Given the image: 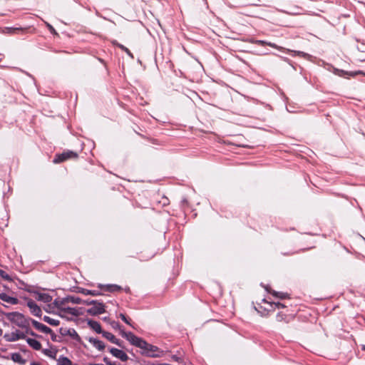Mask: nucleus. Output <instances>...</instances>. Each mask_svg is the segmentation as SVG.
<instances>
[{
	"label": "nucleus",
	"instance_id": "1",
	"mask_svg": "<svg viewBox=\"0 0 365 365\" xmlns=\"http://www.w3.org/2000/svg\"><path fill=\"white\" fill-rule=\"evenodd\" d=\"M5 316L9 321L21 328H25L29 325L27 319L20 312H8L5 314Z\"/></svg>",
	"mask_w": 365,
	"mask_h": 365
},
{
	"label": "nucleus",
	"instance_id": "2",
	"mask_svg": "<svg viewBox=\"0 0 365 365\" xmlns=\"http://www.w3.org/2000/svg\"><path fill=\"white\" fill-rule=\"evenodd\" d=\"M78 158V153L72 150H66L61 154L56 155L53 160V163H60L71 158Z\"/></svg>",
	"mask_w": 365,
	"mask_h": 365
},
{
	"label": "nucleus",
	"instance_id": "3",
	"mask_svg": "<svg viewBox=\"0 0 365 365\" xmlns=\"http://www.w3.org/2000/svg\"><path fill=\"white\" fill-rule=\"evenodd\" d=\"M106 312L105 305L102 302L96 301L92 307L86 309L87 314L91 316H97Z\"/></svg>",
	"mask_w": 365,
	"mask_h": 365
},
{
	"label": "nucleus",
	"instance_id": "4",
	"mask_svg": "<svg viewBox=\"0 0 365 365\" xmlns=\"http://www.w3.org/2000/svg\"><path fill=\"white\" fill-rule=\"evenodd\" d=\"M143 354L148 357L157 358L160 357L163 354V351L154 345L148 344Z\"/></svg>",
	"mask_w": 365,
	"mask_h": 365
},
{
	"label": "nucleus",
	"instance_id": "5",
	"mask_svg": "<svg viewBox=\"0 0 365 365\" xmlns=\"http://www.w3.org/2000/svg\"><path fill=\"white\" fill-rule=\"evenodd\" d=\"M122 336L125 338L132 345L138 347L142 338L135 336L133 333L129 331H122Z\"/></svg>",
	"mask_w": 365,
	"mask_h": 365
},
{
	"label": "nucleus",
	"instance_id": "6",
	"mask_svg": "<svg viewBox=\"0 0 365 365\" xmlns=\"http://www.w3.org/2000/svg\"><path fill=\"white\" fill-rule=\"evenodd\" d=\"M109 351L113 356L119 359L123 362L127 361L128 360V356L123 350L111 347L109 349Z\"/></svg>",
	"mask_w": 365,
	"mask_h": 365
},
{
	"label": "nucleus",
	"instance_id": "7",
	"mask_svg": "<svg viewBox=\"0 0 365 365\" xmlns=\"http://www.w3.org/2000/svg\"><path fill=\"white\" fill-rule=\"evenodd\" d=\"M27 306L31 310L32 314L36 317H41L42 314V312L41 308L37 305V304L33 301L32 299H29L27 302Z\"/></svg>",
	"mask_w": 365,
	"mask_h": 365
},
{
	"label": "nucleus",
	"instance_id": "8",
	"mask_svg": "<svg viewBox=\"0 0 365 365\" xmlns=\"http://www.w3.org/2000/svg\"><path fill=\"white\" fill-rule=\"evenodd\" d=\"M8 335L5 334L4 338L8 341H16L19 339H26V336L25 334L19 330H16V331L11 332V337L7 338Z\"/></svg>",
	"mask_w": 365,
	"mask_h": 365
},
{
	"label": "nucleus",
	"instance_id": "9",
	"mask_svg": "<svg viewBox=\"0 0 365 365\" xmlns=\"http://www.w3.org/2000/svg\"><path fill=\"white\" fill-rule=\"evenodd\" d=\"M31 322L32 325L37 330H38L43 333H45V334L52 333V329L51 328H49L48 327L46 326L45 324H41L35 319H31Z\"/></svg>",
	"mask_w": 365,
	"mask_h": 365
},
{
	"label": "nucleus",
	"instance_id": "10",
	"mask_svg": "<svg viewBox=\"0 0 365 365\" xmlns=\"http://www.w3.org/2000/svg\"><path fill=\"white\" fill-rule=\"evenodd\" d=\"M35 294V298L38 301L43 302L44 303H49L52 301V297L46 293H41L37 291L33 292Z\"/></svg>",
	"mask_w": 365,
	"mask_h": 365
},
{
	"label": "nucleus",
	"instance_id": "11",
	"mask_svg": "<svg viewBox=\"0 0 365 365\" xmlns=\"http://www.w3.org/2000/svg\"><path fill=\"white\" fill-rule=\"evenodd\" d=\"M83 308H74V307H67L62 308L61 312L66 313V314H69L75 316V317H78V316L83 314Z\"/></svg>",
	"mask_w": 365,
	"mask_h": 365
},
{
	"label": "nucleus",
	"instance_id": "12",
	"mask_svg": "<svg viewBox=\"0 0 365 365\" xmlns=\"http://www.w3.org/2000/svg\"><path fill=\"white\" fill-rule=\"evenodd\" d=\"M60 331L62 335H68L72 339H73L78 341H79L81 340V337L79 336V335L78 334V333L76 332V331L74 329H68L64 330V332H63V329L61 328Z\"/></svg>",
	"mask_w": 365,
	"mask_h": 365
},
{
	"label": "nucleus",
	"instance_id": "13",
	"mask_svg": "<svg viewBox=\"0 0 365 365\" xmlns=\"http://www.w3.org/2000/svg\"><path fill=\"white\" fill-rule=\"evenodd\" d=\"M88 340L98 351H103L105 349V347H106V345H105L104 342H103L102 341H101V340H99V339H98L96 338L89 337L88 339Z\"/></svg>",
	"mask_w": 365,
	"mask_h": 365
},
{
	"label": "nucleus",
	"instance_id": "14",
	"mask_svg": "<svg viewBox=\"0 0 365 365\" xmlns=\"http://www.w3.org/2000/svg\"><path fill=\"white\" fill-rule=\"evenodd\" d=\"M87 324L92 329H93L98 334H103V332L104 331L102 330L100 323L96 321L88 319L87 321Z\"/></svg>",
	"mask_w": 365,
	"mask_h": 365
},
{
	"label": "nucleus",
	"instance_id": "15",
	"mask_svg": "<svg viewBox=\"0 0 365 365\" xmlns=\"http://www.w3.org/2000/svg\"><path fill=\"white\" fill-rule=\"evenodd\" d=\"M0 299L4 302H6L14 305L17 304L19 303V299L17 298L10 297L6 293H0Z\"/></svg>",
	"mask_w": 365,
	"mask_h": 365
},
{
	"label": "nucleus",
	"instance_id": "16",
	"mask_svg": "<svg viewBox=\"0 0 365 365\" xmlns=\"http://www.w3.org/2000/svg\"><path fill=\"white\" fill-rule=\"evenodd\" d=\"M98 287L101 289L104 288V289L107 292H114L117 291H120L122 289L121 287L117 285V284H98Z\"/></svg>",
	"mask_w": 365,
	"mask_h": 365
},
{
	"label": "nucleus",
	"instance_id": "17",
	"mask_svg": "<svg viewBox=\"0 0 365 365\" xmlns=\"http://www.w3.org/2000/svg\"><path fill=\"white\" fill-rule=\"evenodd\" d=\"M66 303H68V297H64V298H62V299L56 298V299H54V301L53 302V304L54 305L55 307H56L57 309H60L61 311L62 308L65 307L63 306Z\"/></svg>",
	"mask_w": 365,
	"mask_h": 365
},
{
	"label": "nucleus",
	"instance_id": "18",
	"mask_svg": "<svg viewBox=\"0 0 365 365\" xmlns=\"http://www.w3.org/2000/svg\"><path fill=\"white\" fill-rule=\"evenodd\" d=\"M26 341L34 350L38 351L41 349V344L38 340L32 338H26Z\"/></svg>",
	"mask_w": 365,
	"mask_h": 365
},
{
	"label": "nucleus",
	"instance_id": "19",
	"mask_svg": "<svg viewBox=\"0 0 365 365\" xmlns=\"http://www.w3.org/2000/svg\"><path fill=\"white\" fill-rule=\"evenodd\" d=\"M265 289L269 293H271L275 297H277V298H279L282 299H286L288 297V294H287V293L276 292L274 290H272L271 289H269L267 287H265Z\"/></svg>",
	"mask_w": 365,
	"mask_h": 365
},
{
	"label": "nucleus",
	"instance_id": "20",
	"mask_svg": "<svg viewBox=\"0 0 365 365\" xmlns=\"http://www.w3.org/2000/svg\"><path fill=\"white\" fill-rule=\"evenodd\" d=\"M11 359L20 364H24L26 361L22 358L21 355L19 353H13L11 355Z\"/></svg>",
	"mask_w": 365,
	"mask_h": 365
},
{
	"label": "nucleus",
	"instance_id": "21",
	"mask_svg": "<svg viewBox=\"0 0 365 365\" xmlns=\"http://www.w3.org/2000/svg\"><path fill=\"white\" fill-rule=\"evenodd\" d=\"M79 292L84 295L98 296L101 294V293L98 290H89L84 288H81Z\"/></svg>",
	"mask_w": 365,
	"mask_h": 365
},
{
	"label": "nucleus",
	"instance_id": "22",
	"mask_svg": "<svg viewBox=\"0 0 365 365\" xmlns=\"http://www.w3.org/2000/svg\"><path fill=\"white\" fill-rule=\"evenodd\" d=\"M58 365H72V361L66 356H60L58 361Z\"/></svg>",
	"mask_w": 365,
	"mask_h": 365
},
{
	"label": "nucleus",
	"instance_id": "23",
	"mask_svg": "<svg viewBox=\"0 0 365 365\" xmlns=\"http://www.w3.org/2000/svg\"><path fill=\"white\" fill-rule=\"evenodd\" d=\"M43 320L51 326H58L60 324L58 320L52 319L48 316H44Z\"/></svg>",
	"mask_w": 365,
	"mask_h": 365
},
{
	"label": "nucleus",
	"instance_id": "24",
	"mask_svg": "<svg viewBox=\"0 0 365 365\" xmlns=\"http://www.w3.org/2000/svg\"><path fill=\"white\" fill-rule=\"evenodd\" d=\"M292 52L294 53L293 56H299L303 57L307 60H311V58L312 57L310 54L307 53L303 51H292Z\"/></svg>",
	"mask_w": 365,
	"mask_h": 365
},
{
	"label": "nucleus",
	"instance_id": "25",
	"mask_svg": "<svg viewBox=\"0 0 365 365\" xmlns=\"http://www.w3.org/2000/svg\"><path fill=\"white\" fill-rule=\"evenodd\" d=\"M113 44L114 45H116L118 47H119L122 51H125L130 58H133V53L130 51V50L126 48L125 46L119 43H117V42H113Z\"/></svg>",
	"mask_w": 365,
	"mask_h": 365
},
{
	"label": "nucleus",
	"instance_id": "26",
	"mask_svg": "<svg viewBox=\"0 0 365 365\" xmlns=\"http://www.w3.org/2000/svg\"><path fill=\"white\" fill-rule=\"evenodd\" d=\"M68 297V302H71L72 304H82L83 299H81L78 297Z\"/></svg>",
	"mask_w": 365,
	"mask_h": 365
},
{
	"label": "nucleus",
	"instance_id": "27",
	"mask_svg": "<svg viewBox=\"0 0 365 365\" xmlns=\"http://www.w3.org/2000/svg\"><path fill=\"white\" fill-rule=\"evenodd\" d=\"M102 335L112 343L115 339V336L112 333L108 331H103Z\"/></svg>",
	"mask_w": 365,
	"mask_h": 365
},
{
	"label": "nucleus",
	"instance_id": "28",
	"mask_svg": "<svg viewBox=\"0 0 365 365\" xmlns=\"http://www.w3.org/2000/svg\"><path fill=\"white\" fill-rule=\"evenodd\" d=\"M43 21L44 24L46 25V26L49 30V31L51 32V34H52L53 35H58V33L56 32V31L55 30V29L53 27L52 25H51L49 23H48L45 21Z\"/></svg>",
	"mask_w": 365,
	"mask_h": 365
},
{
	"label": "nucleus",
	"instance_id": "29",
	"mask_svg": "<svg viewBox=\"0 0 365 365\" xmlns=\"http://www.w3.org/2000/svg\"><path fill=\"white\" fill-rule=\"evenodd\" d=\"M119 317L125 322L127 324L130 325V327H133V325L131 324L130 323V320L129 319H128L126 317V316L123 314V313H120L119 314Z\"/></svg>",
	"mask_w": 365,
	"mask_h": 365
},
{
	"label": "nucleus",
	"instance_id": "30",
	"mask_svg": "<svg viewBox=\"0 0 365 365\" xmlns=\"http://www.w3.org/2000/svg\"><path fill=\"white\" fill-rule=\"evenodd\" d=\"M43 353L49 357H51V358L56 357V353H53L50 349H45L43 350Z\"/></svg>",
	"mask_w": 365,
	"mask_h": 365
},
{
	"label": "nucleus",
	"instance_id": "31",
	"mask_svg": "<svg viewBox=\"0 0 365 365\" xmlns=\"http://www.w3.org/2000/svg\"><path fill=\"white\" fill-rule=\"evenodd\" d=\"M0 276L7 281H11V277L4 271L0 270Z\"/></svg>",
	"mask_w": 365,
	"mask_h": 365
},
{
	"label": "nucleus",
	"instance_id": "32",
	"mask_svg": "<svg viewBox=\"0 0 365 365\" xmlns=\"http://www.w3.org/2000/svg\"><path fill=\"white\" fill-rule=\"evenodd\" d=\"M148 344V343L142 339V340L140 341V344L138 345V347L143 349V351H144L145 348L147 347Z\"/></svg>",
	"mask_w": 365,
	"mask_h": 365
},
{
	"label": "nucleus",
	"instance_id": "33",
	"mask_svg": "<svg viewBox=\"0 0 365 365\" xmlns=\"http://www.w3.org/2000/svg\"><path fill=\"white\" fill-rule=\"evenodd\" d=\"M103 361L107 365H117V361H112L110 359H108L107 356L103 357Z\"/></svg>",
	"mask_w": 365,
	"mask_h": 365
},
{
	"label": "nucleus",
	"instance_id": "34",
	"mask_svg": "<svg viewBox=\"0 0 365 365\" xmlns=\"http://www.w3.org/2000/svg\"><path fill=\"white\" fill-rule=\"evenodd\" d=\"M96 302V300H83L82 304H86V305H93Z\"/></svg>",
	"mask_w": 365,
	"mask_h": 365
},
{
	"label": "nucleus",
	"instance_id": "35",
	"mask_svg": "<svg viewBox=\"0 0 365 365\" xmlns=\"http://www.w3.org/2000/svg\"><path fill=\"white\" fill-rule=\"evenodd\" d=\"M335 73H336V75H339V76H344V74L346 73V72H345V71H343V70H339V69H336V70L335 71Z\"/></svg>",
	"mask_w": 365,
	"mask_h": 365
},
{
	"label": "nucleus",
	"instance_id": "36",
	"mask_svg": "<svg viewBox=\"0 0 365 365\" xmlns=\"http://www.w3.org/2000/svg\"><path fill=\"white\" fill-rule=\"evenodd\" d=\"M26 333L28 334H30L31 336H36V337H39L40 336L38 335L37 334H36L34 331H33L32 330H26Z\"/></svg>",
	"mask_w": 365,
	"mask_h": 365
},
{
	"label": "nucleus",
	"instance_id": "37",
	"mask_svg": "<svg viewBox=\"0 0 365 365\" xmlns=\"http://www.w3.org/2000/svg\"><path fill=\"white\" fill-rule=\"evenodd\" d=\"M275 306H276V307H277V308H278V309H281V308H284V307H285V305H284V304H282V303H280V302H277V303H275Z\"/></svg>",
	"mask_w": 365,
	"mask_h": 365
},
{
	"label": "nucleus",
	"instance_id": "38",
	"mask_svg": "<svg viewBox=\"0 0 365 365\" xmlns=\"http://www.w3.org/2000/svg\"><path fill=\"white\" fill-rule=\"evenodd\" d=\"M113 343L116 344V345H118V346H121V341H120V340L117 339L116 337H115V339L114 340V341Z\"/></svg>",
	"mask_w": 365,
	"mask_h": 365
},
{
	"label": "nucleus",
	"instance_id": "39",
	"mask_svg": "<svg viewBox=\"0 0 365 365\" xmlns=\"http://www.w3.org/2000/svg\"><path fill=\"white\" fill-rule=\"evenodd\" d=\"M51 335V339L53 341H56V335L52 331V333H49Z\"/></svg>",
	"mask_w": 365,
	"mask_h": 365
},
{
	"label": "nucleus",
	"instance_id": "40",
	"mask_svg": "<svg viewBox=\"0 0 365 365\" xmlns=\"http://www.w3.org/2000/svg\"><path fill=\"white\" fill-rule=\"evenodd\" d=\"M282 316L281 315L280 313H279L277 315V321H282Z\"/></svg>",
	"mask_w": 365,
	"mask_h": 365
},
{
	"label": "nucleus",
	"instance_id": "41",
	"mask_svg": "<svg viewBox=\"0 0 365 365\" xmlns=\"http://www.w3.org/2000/svg\"><path fill=\"white\" fill-rule=\"evenodd\" d=\"M257 43L259 44V45H264L266 43L263 41H257Z\"/></svg>",
	"mask_w": 365,
	"mask_h": 365
},
{
	"label": "nucleus",
	"instance_id": "42",
	"mask_svg": "<svg viewBox=\"0 0 365 365\" xmlns=\"http://www.w3.org/2000/svg\"><path fill=\"white\" fill-rule=\"evenodd\" d=\"M267 44H268L269 46H271V47L275 48V44H274V43H268Z\"/></svg>",
	"mask_w": 365,
	"mask_h": 365
},
{
	"label": "nucleus",
	"instance_id": "43",
	"mask_svg": "<svg viewBox=\"0 0 365 365\" xmlns=\"http://www.w3.org/2000/svg\"><path fill=\"white\" fill-rule=\"evenodd\" d=\"M30 365H41V364L38 363H36V362H32V363H31Z\"/></svg>",
	"mask_w": 365,
	"mask_h": 365
},
{
	"label": "nucleus",
	"instance_id": "44",
	"mask_svg": "<svg viewBox=\"0 0 365 365\" xmlns=\"http://www.w3.org/2000/svg\"><path fill=\"white\" fill-rule=\"evenodd\" d=\"M88 365H103V364H89Z\"/></svg>",
	"mask_w": 365,
	"mask_h": 365
},
{
	"label": "nucleus",
	"instance_id": "45",
	"mask_svg": "<svg viewBox=\"0 0 365 365\" xmlns=\"http://www.w3.org/2000/svg\"><path fill=\"white\" fill-rule=\"evenodd\" d=\"M3 334V330L0 328V336Z\"/></svg>",
	"mask_w": 365,
	"mask_h": 365
},
{
	"label": "nucleus",
	"instance_id": "46",
	"mask_svg": "<svg viewBox=\"0 0 365 365\" xmlns=\"http://www.w3.org/2000/svg\"><path fill=\"white\" fill-rule=\"evenodd\" d=\"M253 5H255V6H259V4H257V1H255V3H254Z\"/></svg>",
	"mask_w": 365,
	"mask_h": 365
},
{
	"label": "nucleus",
	"instance_id": "47",
	"mask_svg": "<svg viewBox=\"0 0 365 365\" xmlns=\"http://www.w3.org/2000/svg\"><path fill=\"white\" fill-rule=\"evenodd\" d=\"M253 5H255V6H259V4H257V1H255V3H254Z\"/></svg>",
	"mask_w": 365,
	"mask_h": 365
},
{
	"label": "nucleus",
	"instance_id": "48",
	"mask_svg": "<svg viewBox=\"0 0 365 365\" xmlns=\"http://www.w3.org/2000/svg\"><path fill=\"white\" fill-rule=\"evenodd\" d=\"M356 73L364 74L365 75L362 71H358Z\"/></svg>",
	"mask_w": 365,
	"mask_h": 365
},
{
	"label": "nucleus",
	"instance_id": "49",
	"mask_svg": "<svg viewBox=\"0 0 365 365\" xmlns=\"http://www.w3.org/2000/svg\"><path fill=\"white\" fill-rule=\"evenodd\" d=\"M129 290H130V289H129V288L125 289V291H126V292H128Z\"/></svg>",
	"mask_w": 365,
	"mask_h": 365
},
{
	"label": "nucleus",
	"instance_id": "50",
	"mask_svg": "<svg viewBox=\"0 0 365 365\" xmlns=\"http://www.w3.org/2000/svg\"><path fill=\"white\" fill-rule=\"evenodd\" d=\"M72 365H79V364H73Z\"/></svg>",
	"mask_w": 365,
	"mask_h": 365
},
{
	"label": "nucleus",
	"instance_id": "51",
	"mask_svg": "<svg viewBox=\"0 0 365 365\" xmlns=\"http://www.w3.org/2000/svg\"><path fill=\"white\" fill-rule=\"evenodd\" d=\"M363 349L365 350V345L364 346Z\"/></svg>",
	"mask_w": 365,
	"mask_h": 365
}]
</instances>
